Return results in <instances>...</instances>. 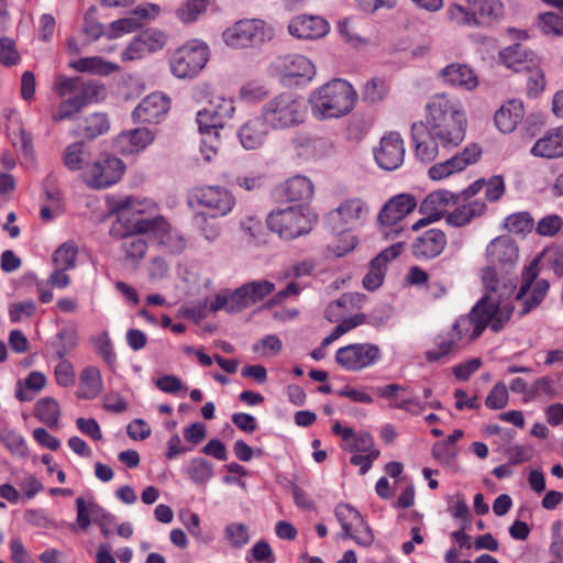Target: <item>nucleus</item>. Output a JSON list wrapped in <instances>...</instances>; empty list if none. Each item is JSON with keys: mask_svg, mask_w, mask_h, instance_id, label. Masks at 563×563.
I'll use <instances>...</instances> for the list:
<instances>
[{"mask_svg": "<svg viewBox=\"0 0 563 563\" xmlns=\"http://www.w3.org/2000/svg\"><path fill=\"white\" fill-rule=\"evenodd\" d=\"M191 208L202 207L209 211L211 218L229 214L235 206V197L220 186H202L194 188L188 197Z\"/></svg>", "mask_w": 563, "mask_h": 563, "instance_id": "10", "label": "nucleus"}, {"mask_svg": "<svg viewBox=\"0 0 563 563\" xmlns=\"http://www.w3.org/2000/svg\"><path fill=\"white\" fill-rule=\"evenodd\" d=\"M366 211L361 199H347L329 213V222L334 230L344 231L353 227Z\"/></svg>", "mask_w": 563, "mask_h": 563, "instance_id": "22", "label": "nucleus"}, {"mask_svg": "<svg viewBox=\"0 0 563 563\" xmlns=\"http://www.w3.org/2000/svg\"><path fill=\"white\" fill-rule=\"evenodd\" d=\"M539 258L532 263L523 272V282L515 295V300L520 305L518 308L519 316H526L536 309L545 298L550 288V283L547 279H537Z\"/></svg>", "mask_w": 563, "mask_h": 563, "instance_id": "9", "label": "nucleus"}, {"mask_svg": "<svg viewBox=\"0 0 563 563\" xmlns=\"http://www.w3.org/2000/svg\"><path fill=\"white\" fill-rule=\"evenodd\" d=\"M555 394L556 390L554 386V380L550 376H542L538 378L529 388L525 401L528 402L530 400L539 399L541 397L551 398L555 396Z\"/></svg>", "mask_w": 563, "mask_h": 563, "instance_id": "50", "label": "nucleus"}, {"mask_svg": "<svg viewBox=\"0 0 563 563\" xmlns=\"http://www.w3.org/2000/svg\"><path fill=\"white\" fill-rule=\"evenodd\" d=\"M225 538L233 548H243L250 541L247 527L243 523H230L227 526Z\"/></svg>", "mask_w": 563, "mask_h": 563, "instance_id": "58", "label": "nucleus"}, {"mask_svg": "<svg viewBox=\"0 0 563 563\" xmlns=\"http://www.w3.org/2000/svg\"><path fill=\"white\" fill-rule=\"evenodd\" d=\"M313 194L314 187L306 176H294L286 180L283 186V195L288 201L305 203L312 199Z\"/></svg>", "mask_w": 563, "mask_h": 563, "instance_id": "29", "label": "nucleus"}, {"mask_svg": "<svg viewBox=\"0 0 563 563\" xmlns=\"http://www.w3.org/2000/svg\"><path fill=\"white\" fill-rule=\"evenodd\" d=\"M317 216L306 206L289 207L273 211L267 217V227L280 238L292 240L312 230Z\"/></svg>", "mask_w": 563, "mask_h": 563, "instance_id": "5", "label": "nucleus"}, {"mask_svg": "<svg viewBox=\"0 0 563 563\" xmlns=\"http://www.w3.org/2000/svg\"><path fill=\"white\" fill-rule=\"evenodd\" d=\"M77 247L71 242L63 243L53 254L54 267L73 269L76 266Z\"/></svg>", "mask_w": 563, "mask_h": 563, "instance_id": "47", "label": "nucleus"}, {"mask_svg": "<svg viewBox=\"0 0 563 563\" xmlns=\"http://www.w3.org/2000/svg\"><path fill=\"white\" fill-rule=\"evenodd\" d=\"M188 475L196 484L207 483L213 476V465L202 457H195L190 461Z\"/></svg>", "mask_w": 563, "mask_h": 563, "instance_id": "46", "label": "nucleus"}, {"mask_svg": "<svg viewBox=\"0 0 563 563\" xmlns=\"http://www.w3.org/2000/svg\"><path fill=\"white\" fill-rule=\"evenodd\" d=\"M124 170L125 165L120 158L103 154L84 172V180L90 188L104 189L117 184Z\"/></svg>", "mask_w": 563, "mask_h": 563, "instance_id": "12", "label": "nucleus"}, {"mask_svg": "<svg viewBox=\"0 0 563 563\" xmlns=\"http://www.w3.org/2000/svg\"><path fill=\"white\" fill-rule=\"evenodd\" d=\"M275 35L272 25L260 19H244L228 27L223 41L233 48H244L261 45L271 41Z\"/></svg>", "mask_w": 563, "mask_h": 563, "instance_id": "8", "label": "nucleus"}, {"mask_svg": "<svg viewBox=\"0 0 563 563\" xmlns=\"http://www.w3.org/2000/svg\"><path fill=\"white\" fill-rule=\"evenodd\" d=\"M339 32L341 36L352 46H360L364 43V40L358 34L357 23L352 18H346L339 22Z\"/></svg>", "mask_w": 563, "mask_h": 563, "instance_id": "61", "label": "nucleus"}, {"mask_svg": "<svg viewBox=\"0 0 563 563\" xmlns=\"http://www.w3.org/2000/svg\"><path fill=\"white\" fill-rule=\"evenodd\" d=\"M170 100L161 92L151 93L145 97L134 109L132 117L135 122L157 123L169 111Z\"/></svg>", "mask_w": 563, "mask_h": 563, "instance_id": "19", "label": "nucleus"}, {"mask_svg": "<svg viewBox=\"0 0 563 563\" xmlns=\"http://www.w3.org/2000/svg\"><path fill=\"white\" fill-rule=\"evenodd\" d=\"M482 153V148L477 143H471L463 152L454 154L444 162L432 165L428 170V175L432 180H442L476 163L481 158Z\"/></svg>", "mask_w": 563, "mask_h": 563, "instance_id": "16", "label": "nucleus"}, {"mask_svg": "<svg viewBox=\"0 0 563 563\" xmlns=\"http://www.w3.org/2000/svg\"><path fill=\"white\" fill-rule=\"evenodd\" d=\"M530 153L547 159L560 158L563 157V143H534Z\"/></svg>", "mask_w": 563, "mask_h": 563, "instance_id": "63", "label": "nucleus"}, {"mask_svg": "<svg viewBox=\"0 0 563 563\" xmlns=\"http://www.w3.org/2000/svg\"><path fill=\"white\" fill-rule=\"evenodd\" d=\"M486 258L489 265L483 271V284L486 290L503 297L509 289L505 285V291L499 294L500 280L497 269L508 273L515 266L518 260V246L510 236H498L487 245Z\"/></svg>", "mask_w": 563, "mask_h": 563, "instance_id": "3", "label": "nucleus"}, {"mask_svg": "<svg viewBox=\"0 0 563 563\" xmlns=\"http://www.w3.org/2000/svg\"><path fill=\"white\" fill-rule=\"evenodd\" d=\"M380 357L377 345L369 343L349 344L335 353L336 363L346 371L356 372L374 364Z\"/></svg>", "mask_w": 563, "mask_h": 563, "instance_id": "15", "label": "nucleus"}, {"mask_svg": "<svg viewBox=\"0 0 563 563\" xmlns=\"http://www.w3.org/2000/svg\"><path fill=\"white\" fill-rule=\"evenodd\" d=\"M543 260L551 271L558 277L563 276V246H554L547 249L543 254Z\"/></svg>", "mask_w": 563, "mask_h": 563, "instance_id": "64", "label": "nucleus"}, {"mask_svg": "<svg viewBox=\"0 0 563 563\" xmlns=\"http://www.w3.org/2000/svg\"><path fill=\"white\" fill-rule=\"evenodd\" d=\"M155 205L148 200H136L129 198L118 207V217L121 222H125L123 232L119 235L121 240L120 249L124 255V261L136 265L144 258L148 250V238L145 232L146 223L139 222L135 214H143Z\"/></svg>", "mask_w": 563, "mask_h": 563, "instance_id": "1", "label": "nucleus"}, {"mask_svg": "<svg viewBox=\"0 0 563 563\" xmlns=\"http://www.w3.org/2000/svg\"><path fill=\"white\" fill-rule=\"evenodd\" d=\"M433 342L434 347L426 352V358L429 362H439L455 350L459 339L450 330L438 334Z\"/></svg>", "mask_w": 563, "mask_h": 563, "instance_id": "35", "label": "nucleus"}, {"mask_svg": "<svg viewBox=\"0 0 563 563\" xmlns=\"http://www.w3.org/2000/svg\"><path fill=\"white\" fill-rule=\"evenodd\" d=\"M80 387L77 396L82 399H93L98 397L103 387L100 371L96 366H87L80 373Z\"/></svg>", "mask_w": 563, "mask_h": 563, "instance_id": "31", "label": "nucleus"}, {"mask_svg": "<svg viewBox=\"0 0 563 563\" xmlns=\"http://www.w3.org/2000/svg\"><path fill=\"white\" fill-rule=\"evenodd\" d=\"M387 265V249L380 251V253L371 262L369 272L363 278V287L369 291L379 288L385 278Z\"/></svg>", "mask_w": 563, "mask_h": 563, "instance_id": "33", "label": "nucleus"}, {"mask_svg": "<svg viewBox=\"0 0 563 563\" xmlns=\"http://www.w3.org/2000/svg\"><path fill=\"white\" fill-rule=\"evenodd\" d=\"M206 212H196L194 216L195 224L206 240L213 242L221 235V227Z\"/></svg>", "mask_w": 563, "mask_h": 563, "instance_id": "48", "label": "nucleus"}, {"mask_svg": "<svg viewBox=\"0 0 563 563\" xmlns=\"http://www.w3.org/2000/svg\"><path fill=\"white\" fill-rule=\"evenodd\" d=\"M60 416V408L53 397H44L35 405V417L49 428H57Z\"/></svg>", "mask_w": 563, "mask_h": 563, "instance_id": "37", "label": "nucleus"}, {"mask_svg": "<svg viewBox=\"0 0 563 563\" xmlns=\"http://www.w3.org/2000/svg\"><path fill=\"white\" fill-rule=\"evenodd\" d=\"M147 54L161 51L167 43V35L156 29H150L142 32L140 35Z\"/></svg>", "mask_w": 563, "mask_h": 563, "instance_id": "56", "label": "nucleus"}, {"mask_svg": "<svg viewBox=\"0 0 563 563\" xmlns=\"http://www.w3.org/2000/svg\"><path fill=\"white\" fill-rule=\"evenodd\" d=\"M505 228L515 234H525L533 228V219L528 212H517L505 219Z\"/></svg>", "mask_w": 563, "mask_h": 563, "instance_id": "51", "label": "nucleus"}, {"mask_svg": "<svg viewBox=\"0 0 563 563\" xmlns=\"http://www.w3.org/2000/svg\"><path fill=\"white\" fill-rule=\"evenodd\" d=\"M269 89L260 82L251 81L243 85L239 96L245 102H257L268 96Z\"/></svg>", "mask_w": 563, "mask_h": 563, "instance_id": "62", "label": "nucleus"}, {"mask_svg": "<svg viewBox=\"0 0 563 563\" xmlns=\"http://www.w3.org/2000/svg\"><path fill=\"white\" fill-rule=\"evenodd\" d=\"M523 71L527 74V93L530 97L539 96L545 86L543 71L540 68V59L531 63Z\"/></svg>", "mask_w": 563, "mask_h": 563, "instance_id": "41", "label": "nucleus"}, {"mask_svg": "<svg viewBox=\"0 0 563 563\" xmlns=\"http://www.w3.org/2000/svg\"><path fill=\"white\" fill-rule=\"evenodd\" d=\"M448 244V238L444 231L440 229H429L412 242V254L417 260H433L441 255Z\"/></svg>", "mask_w": 563, "mask_h": 563, "instance_id": "18", "label": "nucleus"}, {"mask_svg": "<svg viewBox=\"0 0 563 563\" xmlns=\"http://www.w3.org/2000/svg\"><path fill=\"white\" fill-rule=\"evenodd\" d=\"M209 60L206 43L191 40L174 51L169 57V69L179 79L196 77Z\"/></svg>", "mask_w": 563, "mask_h": 563, "instance_id": "6", "label": "nucleus"}, {"mask_svg": "<svg viewBox=\"0 0 563 563\" xmlns=\"http://www.w3.org/2000/svg\"><path fill=\"white\" fill-rule=\"evenodd\" d=\"M275 285L268 280L250 282L235 289V297L239 298L243 310L251 305L263 300L267 295L272 294Z\"/></svg>", "mask_w": 563, "mask_h": 563, "instance_id": "28", "label": "nucleus"}, {"mask_svg": "<svg viewBox=\"0 0 563 563\" xmlns=\"http://www.w3.org/2000/svg\"><path fill=\"white\" fill-rule=\"evenodd\" d=\"M461 109H463V104L456 97L445 93L434 95L424 107L426 124L428 128H431L432 125L443 122L444 119L459 114Z\"/></svg>", "mask_w": 563, "mask_h": 563, "instance_id": "20", "label": "nucleus"}, {"mask_svg": "<svg viewBox=\"0 0 563 563\" xmlns=\"http://www.w3.org/2000/svg\"><path fill=\"white\" fill-rule=\"evenodd\" d=\"M509 393L504 382L496 383L485 399V406L492 410H499L507 406Z\"/></svg>", "mask_w": 563, "mask_h": 563, "instance_id": "55", "label": "nucleus"}, {"mask_svg": "<svg viewBox=\"0 0 563 563\" xmlns=\"http://www.w3.org/2000/svg\"><path fill=\"white\" fill-rule=\"evenodd\" d=\"M525 117L523 103L511 99L501 104L494 115L496 128L504 134L511 133Z\"/></svg>", "mask_w": 563, "mask_h": 563, "instance_id": "26", "label": "nucleus"}, {"mask_svg": "<svg viewBox=\"0 0 563 563\" xmlns=\"http://www.w3.org/2000/svg\"><path fill=\"white\" fill-rule=\"evenodd\" d=\"M479 301H484L482 313L489 317L488 325L490 329L494 332L500 331L510 319L514 308L508 306L501 307L490 295L485 296Z\"/></svg>", "mask_w": 563, "mask_h": 563, "instance_id": "30", "label": "nucleus"}, {"mask_svg": "<svg viewBox=\"0 0 563 563\" xmlns=\"http://www.w3.org/2000/svg\"><path fill=\"white\" fill-rule=\"evenodd\" d=\"M90 342L97 353L102 357L108 366L113 368L117 364V355L112 342L107 332H101L90 339Z\"/></svg>", "mask_w": 563, "mask_h": 563, "instance_id": "42", "label": "nucleus"}, {"mask_svg": "<svg viewBox=\"0 0 563 563\" xmlns=\"http://www.w3.org/2000/svg\"><path fill=\"white\" fill-rule=\"evenodd\" d=\"M196 123L201 135L214 139L228 137L227 134L222 133L225 130L224 124L213 118L207 108L198 111Z\"/></svg>", "mask_w": 563, "mask_h": 563, "instance_id": "38", "label": "nucleus"}, {"mask_svg": "<svg viewBox=\"0 0 563 563\" xmlns=\"http://www.w3.org/2000/svg\"><path fill=\"white\" fill-rule=\"evenodd\" d=\"M209 7V0H187L176 10V16L185 24H190L203 15Z\"/></svg>", "mask_w": 563, "mask_h": 563, "instance_id": "39", "label": "nucleus"}, {"mask_svg": "<svg viewBox=\"0 0 563 563\" xmlns=\"http://www.w3.org/2000/svg\"><path fill=\"white\" fill-rule=\"evenodd\" d=\"M273 70L286 85H299L312 80L314 64L303 55L288 54L278 56L272 64Z\"/></svg>", "mask_w": 563, "mask_h": 563, "instance_id": "13", "label": "nucleus"}, {"mask_svg": "<svg viewBox=\"0 0 563 563\" xmlns=\"http://www.w3.org/2000/svg\"><path fill=\"white\" fill-rule=\"evenodd\" d=\"M57 339L58 344L55 354L58 358H63L76 347L78 343L77 330L75 328H64L58 332Z\"/></svg>", "mask_w": 563, "mask_h": 563, "instance_id": "54", "label": "nucleus"}, {"mask_svg": "<svg viewBox=\"0 0 563 563\" xmlns=\"http://www.w3.org/2000/svg\"><path fill=\"white\" fill-rule=\"evenodd\" d=\"M139 222L146 223L145 232L146 234L153 233L155 238L159 240L161 243H166L169 238L170 228L167 221L163 217H153L145 218L142 214H135Z\"/></svg>", "mask_w": 563, "mask_h": 563, "instance_id": "45", "label": "nucleus"}, {"mask_svg": "<svg viewBox=\"0 0 563 563\" xmlns=\"http://www.w3.org/2000/svg\"><path fill=\"white\" fill-rule=\"evenodd\" d=\"M91 152L86 143H70L64 151L63 162L69 170H80L90 166Z\"/></svg>", "mask_w": 563, "mask_h": 563, "instance_id": "32", "label": "nucleus"}, {"mask_svg": "<svg viewBox=\"0 0 563 563\" xmlns=\"http://www.w3.org/2000/svg\"><path fill=\"white\" fill-rule=\"evenodd\" d=\"M209 112L212 113L213 118H216L220 123L225 125V120L230 119L234 111V102L230 98L224 97H216L207 108Z\"/></svg>", "mask_w": 563, "mask_h": 563, "instance_id": "53", "label": "nucleus"}, {"mask_svg": "<svg viewBox=\"0 0 563 563\" xmlns=\"http://www.w3.org/2000/svg\"><path fill=\"white\" fill-rule=\"evenodd\" d=\"M468 8L452 4L448 9L451 21L460 25L478 26L489 24L504 15L500 0H466Z\"/></svg>", "mask_w": 563, "mask_h": 563, "instance_id": "7", "label": "nucleus"}, {"mask_svg": "<svg viewBox=\"0 0 563 563\" xmlns=\"http://www.w3.org/2000/svg\"><path fill=\"white\" fill-rule=\"evenodd\" d=\"M484 301H477L467 314L460 316L452 325V333L461 341L468 338L470 341L478 339L488 327L489 317L482 313Z\"/></svg>", "mask_w": 563, "mask_h": 563, "instance_id": "17", "label": "nucleus"}, {"mask_svg": "<svg viewBox=\"0 0 563 563\" xmlns=\"http://www.w3.org/2000/svg\"><path fill=\"white\" fill-rule=\"evenodd\" d=\"M355 100V90L343 79H334L324 84L309 98L312 114L318 119L346 115L352 111Z\"/></svg>", "mask_w": 563, "mask_h": 563, "instance_id": "2", "label": "nucleus"}, {"mask_svg": "<svg viewBox=\"0 0 563 563\" xmlns=\"http://www.w3.org/2000/svg\"><path fill=\"white\" fill-rule=\"evenodd\" d=\"M288 31L297 38L318 40L329 33L330 25L321 16L302 14L291 20Z\"/></svg>", "mask_w": 563, "mask_h": 563, "instance_id": "21", "label": "nucleus"}, {"mask_svg": "<svg viewBox=\"0 0 563 563\" xmlns=\"http://www.w3.org/2000/svg\"><path fill=\"white\" fill-rule=\"evenodd\" d=\"M334 514L343 531L342 538L352 539L363 547L372 544L373 533L356 508L341 503L335 507Z\"/></svg>", "mask_w": 563, "mask_h": 563, "instance_id": "14", "label": "nucleus"}, {"mask_svg": "<svg viewBox=\"0 0 563 563\" xmlns=\"http://www.w3.org/2000/svg\"><path fill=\"white\" fill-rule=\"evenodd\" d=\"M443 80L455 88L472 91L479 85L475 71L464 64L453 63L441 70Z\"/></svg>", "mask_w": 563, "mask_h": 563, "instance_id": "25", "label": "nucleus"}, {"mask_svg": "<svg viewBox=\"0 0 563 563\" xmlns=\"http://www.w3.org/2000/svg\"><path fill=\"white\" fill-rule=\"evenodd\" d=\"M417 207V200L411 194H399L389 198V240L400 236L405 231L398 222L412 212Z\"/></svg>", "mask_w": 563, "mask_h": 563, "instance_id": "23", "label": "nucleus"}, {"mask_svg": "<svg viewBox=\"0 0 563 563\" xmlns=\"http://www.w3.org/2000/svg\"><path fill=\"white\" fill-rule=\"evenodd\" d=\"M77 71H88L97 75L107 76L119 70L117 64L103 60L101 57H84L69 64Z\"/></svg>", "mask_w": 563, "mask_h": 563, "instance_id": "34", "label": "nucleus"}, {"mask_svg": "<svg viewBox=\"0 0 563 563\" xmlns=\"http://www.w3.org/2000/svg\"><path fill=\"white\" fill-rule=\"evenodd\" d=\"M110 128L109 120L104 113H93L86 118L82 125V135L89 139L104 134Z\"/></svg>", "mask_w": 563, "mask_h": 563, "instance_id": "44", "label": "nucleus"}, {"mask_svg": "<svg viewBox=\"0 0 563 563\" xmlns=\"http://www.w3.org/2000/svg\"><path fill=\"white\" fill-rule=\"evenodd\" d=\"M262 113L272 129H288L303 121L306 103L295 93L283 92L266 102Z\"/></svg>", "mask_w": 563, "mask_h": 563, "instance_id": "4", "label": "nucleus"}, {"mask_svg": "<svg viewBox=\"0 0 563 563\" xmlns=\"http://www.w3.org/2000/svg\"><path fill=\"white\" fill-rule=\"evenodd\" d=\"M269 129L272 128L263 114L262 118H253L246 121L240 128L238 135L241 141H256L267 136Z\"/></svg>", "mask_w": 563, "mask_h": 563, "instance_id": "40", "label": "nucleus"}, {"mask_svg": "<svg viewBox=\"0 0 563 563\" xmlns=\"http://www.w3.org/2000/svg\"><path fill=\"white\" fill-rule=\"evenodd\" d=\"M224 309L229 313H235L243 310V305H240V300L235 297V290L230 295H217L214 300L210 303V310L217 312Z\"/></svg>", "mask_w": 563, "mask_h": 563, "instance_id": "60", "label": "nucleus"}, {"mask_svg": "<svg viewBox=\"0 0 563 563\" xmlns=\"http://www.w3.org/2000/svg\"><path fill=\"white\" fill-rule=\"evenodd\" d=\"M539 57L531 51H528L521 44H514L499 52L500 63L515 71H523L531 63H536Z\"/></svg>", "mask_w": 563, "mask_h": 563, "instance_id": "27", "label": "nucleus"}, {"mask_svg": "<svg viewBox=\"0 0 563 563\" xmlns=\"http://www.w3.org/2000/svg\"><path fill=\"white\" fill-rule=\"evenodd\" d=\"M486 211L487 205L482 199L460 202L453 211L445 214V223L453 228H462L483 217Z\"/></svg>", "mask_w": 563, "mask_h": 563, "instance_id": "24", "label": "nucleus"}, {"mask_svg": "<svg viewBox=\"0 0 563 563\" xmlns=\"http://www.w3.org/2000/svg\"><path fill=\"white\" fill-rule=\"evenodd\" d=\"M386 91V78L384 75L374 76L366 81L363 88V99L369 103H376L384 99Z\"/></svg>", "mask_w": 563, "mask_h": 563, "instance_id": "49", "label": "nucleus"}, {"mask_svg": "<svg viewBox=\"0 0 563 563\" xmlns=\"http://www.w3.org/2000/svg\"><path fill=\"white\" fill-rule=\"evenodd\" d=\"M90 514L92 522L100 527L103 536L108 537L112 532L114 517L95 503H90Z\"/></svg>", "mask_w": 563, "mask_h": 563, "instance_id": "59", "label": "nucleus"}, {"mask_svg": "<svg viewBox=\"0 0 563 563\" xmlns=\"http://www.w3.org/2000/svg\"><path fill=\"white\" fill-rule=\"evenodd\" d=\"M537 26L547 36H563V16L554 12L540 14Z\"/></svg>", "mask_w": 563, "mask_h": 563, "instance_id": "43", "label": "nucleus"}, {"mask_svg": "<svg viewBox=\"0 0 563 563\" xmlns=\"http://www.w3.org/2000/svg\"><path fill=\"white\" fill-rule=\"evenodd\" d=\"M106 95L107 89L103 84L90 80L81 84L80 92L76 96L82 101V107H85L88 103L104 99Z\"/></svg>", "mask_w": 563, "mask_h": 563, "instance_id": "52", "label": "nucleus"}, {"mask_svg": "<svg viewBox=\"0 0 563 563\" xmlns=\"http://www.w3.org/2000/svg\"><path fill=\"white\" fill-rule=\"evenodd\" d=\"M240 231L246 244H256L262 232V223L256 217L247 216L241 219Z\"/></svg>", "mask_w": 563, "mask_h": 563, "instance_id": "57", "label": "nucleus"}, {"mask_svg": "<svg viewBox=\"0 0 563 563\" xmlns=\"http://www.w3.org/2000/svg\"><path fill=\"white\" fill-rule=\"evenodd\" d=\"M467 119L464 108L459 114L444 119L431 128H428L423 121L412 124L413 141H422L426 137L440 141H463L466 136Z\"/></svg>", "mask_w": 563, "mask_h": 563, "instance_id": "11", "label": "nucleus"}, {"mask_svg": "<svg viewBox=\"0 0 563 563\" xmlns=\"http://www.w3.org/2000/svg\"><path fill=\"white\" fill-rule=\"evenodd\" d=\"M45 385L46 377L43 373L37 371L31 372L24 383L21 380L18 382L15 396L20 401H31L34 394L40 393Z\"/></svg>", "mask_w": 563, "mask_h": 563, "instance_id": "36", "label": "nucleus"}]
</instances>
